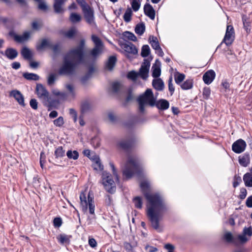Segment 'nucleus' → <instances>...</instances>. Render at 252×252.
I'll return each mask as SVG.
<instances>
[{"instance_id": "nucleus-23", "label": "nucleus", "mask_w": 252, "mask_h": 252, "mask_svg": "<svg viewBox=\"0 0 252 252\" xmlns=\"http://www.w3.org/2000/svg\"><path fill=\"white\" fill-rule=\"evenodd\" d=\"M83 12L85 15V18L87 23L91 24L94 21V10L90 6L89 7L86 9V10H83Z\"/></svg>"}, {"instance_id": "nucleus-19", "label": "nucleus", "mask_w": 252, "mask_h": 252, "mask_svg": "<svg viewBox=\"0 0 252 252\" xmlns=\"http://www.w3.org/2000/svg\"><path fill=\"white\" fill-rule=\"evenodd\" d=\"M51 47V43L50 41L46 38H43L40 40V42L37 43L36 45V49L37 51H41L43 49Z\"/></svg>"}, {"instance_id": "nucleus-54", "label": "nucleus", "mask_w": 252, "mask_h": 252, "mask_svg": "<svg viewBox=\"0 0 252 252\" xmlns=\"http://www.w3.org/2000/svg\"><path fill=\"white\" fill-rule=\"evenodd\" d=\"M58 99H55L56 101H58V102L56 101V104L59 103L60 101H64L67 99V94L65 92H62L58 96Z\"/></svg>"}, {"instance_id": "nucleus-39", "label": "nucleus", "mask_w": 252, "mask_h": 252, "mask_svg": "<svg viewBox=\"0 0 252 252\" xmlns=\"http://www.w3.org/2000/svg\"><path fill=\"white\" fill-rule=\"evenodd\" d=\"M66 156L69 159L76 160L79 158V153L76 150H68L66 152Z\"/></svg>"}, {"instance_id": "nucleus-5", "label": "nucleus", "mask_w": 252, "mask_h": 252, "mask_svg": "<svg viewBox=\"0 0 252 252\" xmlns=\"http://www.w3.org/2000/svg\"><path fill=\"white\" fill-rule=\"evenodd\" d=\"M137 138L135 135L131 133L125 138L118 140L116 144V148L120 151L126 153L130 152L136 146Z\"/></svg>"}, {"instance_id": "nucleus-28", "label": "nucleus", "mask_w": 252, "mask_h": 252, "mask_svg": "<svg viewBox=\"0 0 252 252\" xmlns=\"http://www.w3.org/2000/svg\"><path fill=\"white\" fill-rule=\"evenodd\" d=\"M92 159L94 161V163L93 164V167L94 170H99L100 171L103 170V165L101 164L100 159L98 156H95Z\"/></svg>"}, {"instance_id": "nucleus-26", "label": "nucleus", "mask_w": 252, "mask_h": 252, "mask_svg": "<svg viewBox=\"0 0 252 252\" xmlns=\"http://www.w3.org/2000/svg\"><path fill=\"white\" fill-rule=\"evenodd\" d=\"M116 62L117 58L115 56H110L105 64V68L108 70H112L116 65Z\"/></svg>"}, {"instance_id": "nucleus-20", "label": "nucleus", "mask_w": 252, "mask_h": 252, "mask_svg": "<svg viewBox=\"0 0 252 252\" xmlns=\"http://www.w3.org/2000/svg\"><path fill=\"white\" fill-rule=\"evenodd\" d=\"M80 206L82 208V210L83 212L85 213L87 211L88 208V201L87 199L86 194L84 192H81L80 194Z\"/></svg>"}, {"instance_id": "nucleus-60", "label": "nucleus", "mask_w": 252, "mask_h": 252, "mask_svg": "<svg viewBox=\"0 0 252 252\" xmlns=\"http://www.w3.org/2000/svg\"><path fill=\"white\" fill-rule=\"evenodd\" d=\"M241 182V178L237 175H235L234 177V181L233 183V187L234 188H236Z\"/></svg>"}, {"instance_id": "nucleus-50", "label": "nucleus", "mask_w": 252, "mask_h": 252, "mask_svg": "<svg viewBox=\"0 0 252 252\" xmlns=\"http://www.w3.org/2000/svg\"><path fill=\"white\" fill-rule=\"evenodd\" d=\"M91 108L90 104L88 102H84L82 103L81 107V111L82 114L86 113Z\"/></svg>"}, {"instance_id": "nucleus-40", "label": "nucleus", "mask_w": 252, "mask_h": 252, "mask_svg": "<svg viewBox=\"0 0 252 252\" xmlns=\"http://www.w3.org/2000/svg\"><path fill=\"white\" fill-rule=\"evenodd\" d=\"M132 15V11L131 8L129 7L127 8L123 16L124 21L126 23L129 22L131 20Z\"/></svg>"}, {"instance_id": "nucleus-22", "label": "nucleus", "mask_w": 252, "mask_h": 252, "mask_svg": "<svg viewBox=\"0 0 252 252\" xmlns=\"http://www.w3.org/2000/svg\"><path fill=\"white\" fill-rule=\"evenodd\" d=\"M155 106H156L157 108L159 110H165L169 108V103L166 99H160L157 102L155 101Z\"/></svg>"}, {"instance_id": "nucleus-44", "label": "nucleus", "mask_w": 252, "mask_h": 252, "mask_svg": "<svg viewBox=\"0 0 252 252\" xmlns=\"http://www.w3.org/2000/svg\"><path fill=\"white\" fill-rule=\"evenodd\" d=\"M152 76L154 78H158L161 74V70L159 66L154 65L152 66Z\"/></svg>"}, {"instance_id": "nucleus-52", "label": "nucleus", "mask_w": 252, "mask_h": 252, "mask_svg": "<svg viewBox=\"0 0 252 252\" xmlns=\"http://www.w3.org/2000/svg\"><path fill=\"white\" fill-rule=\"evenodd\" d=\"M124 36L130 40L133 41H135L137 40V38L135 35L130 32H125Z\"/></svg>"}, {"instance_id": "nucleus-56", "label": "nucleus", "mask_w": 252, "mask_h": 252, "mask_svg": "<svg viewBox=\"0 0 252 252\" xmlns=\"http://www.w3.org/2000/svg\"><path fill=\"white\" fill-rule=\"evenodd\" d=\"M168 89L171 95H172L175 91L174 87L172 84V76H170L169 78V80L168 81Z\"/></svg>"}, {"instance_id": "nucleus-4", "label": "nucleus", "mask_w": 252, "mask_h": 252, "mask_svg": "<svg viewBox=\"0 0 252 252\" xmlns=\"http://www.w3.org/2000/svg\"><path fill=\"white\" fill-rule=\"evenodd\" d=\"M35 92L38 98L42 102L44 105L47 106L48 107V110H50L55 104L56 100L52 98L46 88L41 84H37ZM57 102H58V101H57Z\"/></svg>"}, {"instance_id": "nucleus-47", "label": "nucleus", "mask_w": 252, "mask_h": 252, "mask_svg": "<svg viewBox=\"0 0 252 252\" xmlns=\"http://www.w3.org/2000/svg\"><path fill=\"white\" fill-rule=\"evenodd\" d=\"M50 48L52 49L54 54H59L61 51L62 47L60 43H58L54 45L51 44V47Z\"/></svg>"}, {"instance_id": "nucleus-13", "label": "nucleus", "mask_w": 252, "mask_h": 252, "mask_svg": "<svg viewBox=\"0 0 252 252\" xmlns=\"http://www.w3.org/2000/svg\"><path fill=\"white\" fill-rule=\"evenodd\" d=\"M252 235V228L251 226L249 227H244L243 231V233L242 235H238V239L239 240L241 244H245L248 241V239L247 238L246 236H248L249 237H251Z\"/></svg>"}, {"instance_id": "nucleus-38", "label": "nucleus", "mask_w": 252, "mask_h": 252, "mask_svg": "<svg viewBox=\"0 0 252 252\" xmlns=\"http://www.w3.org/2000/svg\"><path fill=\"white\" fill-rule=\"evenodd\" d=\"M23 77L28 80L37 81L39 79V76L36 74L33 73L25 72L23 75Z\"/></svg>"}, {"instance_id": "nucleus-6", "label": "nucleus", "mask_w": 252, "mask_h": 252, "mask_svg": "<svg viewBox=\"0 0 252 252\" xmlns=\"http://www.w3.org/2000/svg\"><path fill=\"white\" fill-rule=\"evenodd\" d=\"M139 104V111L140 113H143L145 111V106L148 104L153 107L155 104V98L153 93L151 89H148L144 93L140 95L137 98Z\"/></svg>"}, {"instance_id": "nucleus-8", "label": "nucleus", "mask_w": 252, "mask_h": 252, "mask_svg": "<svg viewBox=\"0 0 252 252\" xmlns=\"http://www.w3.org/2000/svg\"><path fill=\"white\" fill-rule=\"evenodd\" d=\"M91 39L94 44V47L90 53L93 57H95L102 52L104 45L102 40L97 35L92 34Z\"/></svg>"}, {"instance_id": "nucleus-18", "label": "nucleus", "mask_w": 252, "mask_h": 252, "mask_svg": "<svg viewBox=\"0 0 252 252\" xmlns=\"http://www.w3.org/2000/svg\"><path fill=\"white\" fill-rule=\"evenodd\" d=\"M10 95L13 96L20 105H25L24 96L20 91L12 90L10 93Z\"/></svg>"}, {"instance_id": "nucleus-59", "label": "nucleus", "mask_w": 252, "mask_h": 252, "mask_svg": "<svg viewBox=\"0 0 252 252\" xmlns=\"http://www.w3.org/2000/svg\"><path fill=\"white\" fill-rule=\"evenodd\" d=\"M134 123H135V118L132 117L130 120H129L128 121H127L126 122H125L124 124V125L127 128H131L133 126Z\"/></svg>"}, {"instance_id": "nucleus-3", "label": "nucleus", "mask_w": 252, "mask_h": 252, "mask_svg": "<svg viewBox=\"0 0 252 252\" xmlns=\"http://www.w3.org/2000/svg\"><path fill=\"white\" fill-rule=\"evenodd\" d=\"M142 172L143 167L139 158L137 157L129 156L123 171L126 179H129L134 174L140 175Z\"/></svg>"}, {"instance_id": "nucleus-43", "label": "nucleus", "mask_w": 252, "mask_h": 252, "mask_svg": "<svg viewBox=\"0 0 252 252\" xmlns=\"http://www.w3.org/2000/svg\"><path fill=\"white\" fill-rule=\"evenodd\" d=\"M150 53V49L148 45H144L142 46L141 49V55L142 57H148Z\"/></svg>"}, {"instance_id": "nucleus-63", "label": "nucleus", "mask_w": 252, "mask_h": 252, "mask_svg": "<svg viewBox=\"0 0 252 252\" xmlns=\"http://www.w3.org/2000/svg\"><path fill=\"white\" fill-rule=\"evenodd\" d=\"M221 85L225 89V91H230V84L226 79L222 80L221 83Z\"/></svg>"}, {"instance_id": "nucleus-41", "label": "nucleus", "mask_w": 252, "mask_h": 252, "mask_svg": "<svg viewBox=\"0 0 252 252\" xmlns=\"http://www.w3.org/2000/svg\"><path fill=\"white\" fill-rule=\"evenodd\" d=\"M1 18H5L7 20V21H6L5 23L4 22H1L5 28L9 29H13L14 21L13 19H10L6 17H1Z\"/></svg>"}, {"instance_id": "nucleus-42", "label": "nucleus", "mask_w": 252, "mask_h": 252, "mask_svg": "<svg viewBox=\"0 0 252 252\" xmlns=\"http://www.w3.org/2000/svg\"><path fill=\"white\" fill-rule=\"evenodd\" d=\"M133 202L134 204L135 207L141 209L142 208V200L141 197L136 196L133 199Z\"/></svg>"}, {"instance_id": "nucleus-7", "label": "nucleus", "mask_w": 252, "mask_h": 252, "mask_svg": "<svg viewBox=\"0 0 252 252\" xmlns=\"http://www.w3.org/2000/svg\"><path fill=\"white\" fill-rule=\"evenodd\" d=\"M101 178L102 184L105 190L111 194L114 193L116 191V185L112 175L106 171H103Z\"/></svg>"}, {"instance_id": "nucleus-29", "label": "nucleus", "mask_w": 252, "mask_h": 252, "mask_svg": "<svg viewBox=\"0 0 252 252\" xmlns=\"http://www.w3.org/2000/svg\"><path fill=\"white\" fill-rule=\"evenodd\" d=\"M71 238V236L67 235L64 234H61L57 237L58 241L62 244H69L70 242V239Z\"/></svg>"}, {"instance_id": "nucleus-32", "label": "nucleus", "mask_w": 252, "mask_h": 252, "mask_svg": "<svg viewBox=\"0 0 252 252\" xmlns=\"http://www.w3.org/2000/svg\"><path fill=\"white\" fill-rule=\"evenodd\" d=\"M88 207L89 213L92 215H94L95 205L94 202V198L90 196V193L88 195Z\"/></svg>"}, {"instance_id": "nucleus-2", "label": "nucleus", "mask_w": 252, "mask_h": 252, "mask_svg": "<svg viewBox=\"0 0 252 252\" xmlns=\"http://www.w3.org/2000/svg\"><path fill=\"white\" fill-rule=\"evenodd\" d=\"M85 42L81 40L77 47L70 50L63 58V64L58 73L61 75L73 74L78 66L84 61Z\"/></svg>"}, {"instance_id": "nucleus-45", "label": "nucleus", "mask_w": 252, "mask_h": 252, "mask_svg": "<svg viewBox=\"0 0 252 252\" xmlns=\"http://www.w3.org/2000/svg\"><path fill=\"white\" fill-rule=\"evenodd\" d=\"M142 1V0H132L131 5L134 11L136 12L139 10Z\"/></svg>"}, {"instance_id": "nucleus-11", "label": "nucleus", "mask_w": 252, "mask_h": 252, "mask_svg": "<svg viewBox=\"0 0 252 252\" xmlns=\"http://www.w3.org/2000/svg\"><path fill=\"white\" fill-rule=\"evenodd\" d=\"M9 35L13 38L14 40L18 43H22L28 40L31 36V32L26 31L23 32L22 35H19L14 32L13 30H10L8 32Z\"/></svg>"}, {"instance_id": "nucleus-31", "label": "nucleus", "mask_w": 252, "mask_h": 252, "mask_svg": "<svg viewBox=\"0 0 252 252\" xmlns=\"http://www.w3.org/2000/svg\"><path fill=\"white\" fill-rule=\"evenodd\" d=\"M65 151L63 146L57 148L54 152V156L56 158H62L65 156Z\"/></svg>"}, {"instance_id": "nucleus-49", "label": "nucleus", "mask_w": 252, "mask_h": 252, "mask_svg": "<svg viewBox=\"0 0 252 252\" xmlns=\"http://www.w3.org/2000/svg\"><path fill=\"white\" fill-rule=\"evenodd\" d=\"M211 94V89L209 87H204L203 89L202 95L204 99L207 100L209 98Z\"/></svg>"}, {"instance_id": "nucleus-58", "label": "nucleus", "mask_w": 252, "mask_h": 252, "mask_svg": "<svg viewBox=\"0 0 252 252\" xmlns=\"http://www.w3.org/2000/svg\"><path fill=\"white\" fill-rule=\"evenodd\" d=\"M56 80L55 74L52 73L49 75L48 78L47 83L49 86H51L55 83Z\"/></svg>"}, {"instance_id": "nucleus-53", "label": "nucleus", "mask_w": 252, "mask_h": 252, "mask_svg": "<svg viewBox=\"0 0 252 252\" xmlns=\"http://www.w3.org/2000/svg\"><path fill=\"white\" fill-rule=\"evenodd\" d=\"M77 3L81 6L82 11L86 10V8L90 7L85 0H76Z\"/></svg>"}, {"instance_id": "nucleus-1", "label": "nucleus", "mask_w": 252, "mask_h": 252, "mask_svg": "<svg viewBox=\"0 0 252 252\" xmlns=\"http://www.w3.org/2000/svg\"><path fill=\"white\" fill-rule=\"evenodd\" d=\"M149 184L142 182L140 188L147 200V217L151 223V226L158 232L161 231L159 222L163 213L167 210L166 203L164 198L158 193H151L148 191Z\"/></svg>"}, {"instance_id": "nucleus-62", "label": "nucleus", "mask_w": 252, "mask_h": 252, "mask_svg": "<svg viewBox=\"0 0 252 252\" xmlns=\"http://www.w3.org/2000/svg\"><path fill=\"white\" fill-rule=\"evenodd\" d=\"M121 88V85L118 82H114L112 85V88L113 93H117Z\"/></svg>"}, {"instance_id": "nucleus-61", "label": "nucleus", "mask_w": 252, "mask_h": 252, "mask_svg": "<svg viewBox=\"0 0 252 252\" xmlns=\"http://www.w3.org/2000/svg\"><path fill=\"white\" fill-rule=\"evenodd\" d=\"M247 194V191L244 188H242L240 189V194L238 196V198L241 200L244 199Z\"/></svg>"}, {"instance_id": "nucleus-14", "label": "nucleus", "mask_w": 252, "mask_h": 252, "mask_svg": "<svg viewBox=\"0 0 252 252\" xmlns=\"http://www.w3.org/2000/svg\"><path fill=\"white\" fill-rule=\"evenodd\" d=\"M223 239L228 243H232L235 246H238L241 244L238 236L234 237L230 232H227L223 235Z\"/></svg>"}, {"instance_id": "nucleus-10", "label": "nucleus", "mask_w": 252, "mask_h": 252, "mask_svg": "<svg viewBox=\"0 0 252 252\" xmlns=\"http://www.w3.org/2000/svg\"><path fill=\"white\" fill-rule=\"evenodd\" d=\"M150 67V61L147 59H145L138 72L139 76L143 80H146L148 78Z\"/></svg>"}, {"instance_id": "nucleus-64", "label": "nucleus", "mask_w": 252, "mask_h": 252, "mask_svg": "<svg viewBox=\"0 0 252 252\" xmlns=\"http://www.w3.org/2000/svg\"><path fill=\"white\" fill-rule=\"evenodd\" d=\"M124 247L127 252H132L133 251V247L131 244L128 242H125L124 243Z\"/></svg>"}, {"instance_id": "nucleus-35", "label": "nucleus", "mask_w": 252, "mask_h": 252, "mask_svg": "<svg viewBox=\"0 0 252 252\" xmlns=\"http://www.w3.org/2000/svg\"><path fill=\"white\" fill-rule=\"evenodd\" d=\"M145 31V26L144 23H141L136 25L135 28V32L136 34L141 35Z\"/></svg>"}, {"instance_id": "nucleus-51", "label": "nucleus", "mask_w": 252, "mask_h": 252, "mask_svg": "<svg viewBox=\"0 0 252 252\" xmlns=\"http://www.w3.org/2000/svg\"><path fill=\"white\" fill-rule=\"evenodd\" d=\"M53 225L55 227H60L63 224V220L61 217L55 218L53 220Z\"/></svg>"}, {"instance_id": "nucleus-24", "label": "nucleus", "mask_w": 252, "mask_h": 252, "mask_svg": "<svg viewBox=\"0 0 252 252\" xmlns=\"http://www.w3.org/2000/svg\"><path fill=\"white\" fill-rule=\"evenodd\" d=\"M65 0H54L53 5L54 11L57 13H61L63 12L62 6L64 4Z\"/></svg>"}, {"instance_id": "nucleus-16", "label": "nucleus", "mask_w": 252, "mask_h": 252, "mask_svg": "<svg viewBox=\"0 0 252 252\" xmlns=\"http://www.w3.org/2000/svg\"><path fill=\"white\" fill-rule=\"evenodd\" d=\"M123 49L127 53L132 55H136L138 50L135 46L131 42L125 43L122 44Z\"/></svg>"}, {"instance_id": "nucleus-33", "label": "nucleus", "mask_w": 252, "mask_h": 252, "mask_svg": "<svg viewBox=\"0 0 252 252\" xmlns=\"http://www.w3.org/2000/svg\"><path fill=\"white\" fill-rule=\"evenodd\" d=\"M243 180L246 187H252V175L251 173H246L243 176Z\"/></svg>"}, {"instance_id": "nucleus-48", "label": "nucleus", "mask_w": 252, "mask_h": 252, "mask_svg": "<svg viewBox=\"0 0 252 252\" xmlns=\"http://www.w3.org/2000/svg\"><path fill=\"white\" fill-rule=\"evenodd\" d=\"M139 76L138 73L134 70H132L128 72L127 74V78L135 81L137 80V77Z\"/></svg>"}, {"instance_id": "nucleus-27", "label": "nucleus", "mask_w": 252, "mask_h": 252, "mask_svg": "<svg viewBox=\"0 0 252 252\" xmlns=\"http://www.w3.org/2000/svg\"><path fill=\"white\" fill-rule=\"evenodd\" d=\"M5 55L10 60H13L18 56L17 51L12 48H7L4 53Z\"/></svg>"}, {"instance_id": "nucleus-15", "label": "nucleus", "mask_w": 252, "mask_h": 252, "mask_svg": "<svg viewBox=\"0 0 252 252\" xmlns=\"http://www.w3.org/2000/svg\"><path fill=\"white\" fill-rule=\"evenodd\" d=\"M215 72L213 70L210 69L207 71L203 74V80L206 84L209 85L213 81L215 78Z\"/></svg>"}, {"instance_id": "nucleus-17", "label": "nucleus", "mask_w": 252, "mask_h": 252, "mask_svg": "<svg viewBox=\"0 0 252 252\" xmlns=\"http://www.w3.org/2000/svg\"><path fill=\"white\" fill-rule=\"evenodd\" d=\"M145 14L151 19L154 20L155 18V10L153 6L149 3H146L144 6Z\"/></svg>"}, {"instance_id": "nucleus-37", "label": "nucleus", "mask_w": 252, "mask_h": 252, "mask_svg": "<svg viewBox=\"0 0 252 252\" xmlns=\"http://www.w3.org/2000/svg\"><path fill=\"white\" fill-rule=\"evenodd\" d=\"M69 20L72 23L79 22L81 20V16L76 13H71L69 16Z\"/></svg>"}, {"instance_id": "nucleus-34", "label": "nucleus", "mask_w": 252, "mask_h": 252, "mask_svg": "<svg viewBox=\"0 0 252 252\" xmlns=\"http://www.w3.org/2000/svg\"><path fill=\"white\" fill-rule=\"evenodd\" d=\"M23 57L27 60H30L32 57V53L30 50L26 47H23L21 52Z\"/></svg>"}, {"instance_id": "nucleus-36", "label": "nucleus", "mask_w": 252, "mask_h": 252, "mask_svg": "<svg viewBox=\"0 0 252 252\" xmlns=\"http://www.w3.org/2000/svg\"><path fill=\"white\" fill-rule=\"evenodd\" d=\"M149 40L150 44L154 50L160 46L158 38L156 36H150Z\"/></svg>"}, {"instance_id": "nucleus-55", "label": "nucleus", "mask_w": 252, "mask_h": 252, "mask_svg": "<svg viewBox=\"0 0 252 252\" xmlns=\"http://www.w3.org/2000/svg\"><path fill=\"white\" fill-rule=\"evenodd\" d=\"M104 203L107 206H110L113 205V199L110 195L106 194L105 195Z\"/></svg>"}, {"instance_id": "nucleus-30", "label": "nucleus", "mask_w": 252, "mask_h": 252, "mask_svg": "<svg viewBox=\"0 0 252 252\" xmlns=\"http://www.w3.org/2000/svg\"><path fill=\"white\" fill-rule=\"evenodd\" d=\"M193 80L192 79H187L184 83L180 85L181 89L183 90L191 89L193 87Z\"/></svg>"}, {"instance_id": "nucleus-12", "label": "nucleus", "mask_w": 252, "mask_h": 252, "mask_svg": "<svg viewBox=\"0 0 252 252\" xmlns=\"http://www.w3.org/2000/svg\"><path fill=\"white\" fill-rule=\"evenodd\" d=\"M246 146V142L242 139H239L233 143L232 150L235 153L240 154L245 150Z\"/></svg>"}, {"instance_id": "nucleus-25", "label": "nucleus", "mask_w": 252, "mask_h": 252, "mask_svg": "<svg viewBox=\"0 0 252 252\" xmlns=\"http://www.w3.org/2000/svg\"><path fill=\"white\" fill-rule=\"evenodd\" d=\"M152 86L155 89L158 91H162L164 87V82L160 78L153 79Z\"/></svg>"}, {"instance_id": "nucleus-21", "label": "nucleus", "mask_w": 252, "mask_h": 252, "mask_svg": "<svg viewBox=\"0 0 252 252\" xmlns=\"http://www.w3.org/2000/svg\"><path fill=\"white\" fill-rule=\"evenodd\" d=\"M239 164L243 167H247L250 163V157L249 154L245 153L238 158Z\"/></svg>"}, {"instance_id": "nucleus-46", "label": "nucleus", "mask_w": 252, "mask_h": 252, "mask_svg": "<svg viewBox=\"0 0 252 252\" xmlns=\"http://www.w3.org/2000/svg\"><path fill=\"white\" fill-rule=\"evenodd\" d=\"M185 78V75L183 73H178L175 75V81L178 85L181 84Z\"/></svg>"}, {"instance_id": "nucleus-9", "label": "nucleus", "mask_w": 252, "mask_h": 252, "mask_svg": "<svg viewBox=\"0 0 252 252\" xmlns=\"http://www.w3.org/2000/svg\"><path fill=\"white\" fill-rule=\"evenodd\" d=\"M235 39V31L232 25H227L224 38L221 44L224 43L226 46L231 45Z\"/></svg>"}, {"instance_id": "nucleus-57", "label": "nucleus", "mask_w": 252, "mask_h": 252, "mask_svg": "<svg viewBox=\"0 0 252 252\" xmlns=\"http://www.w3.org/2000/svg\"><path fill=\"white\" fill-rule=\"evenodd\" d=\"M54 124L57 126H62L64 124L63 118L60 116L54 121Z\"/></svg>"}]
</instances>
